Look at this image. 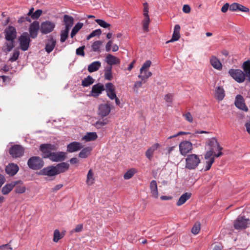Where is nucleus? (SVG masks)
I'll return each instance as SVG.
<instances>
[{"label": "nucleus", "instance_id": "1", "mask_svg": "<svg viewBox=\"0 0 250 250\" xmlns=\"http://www.w3.org/2000/svg\"><path fill=\"white\" fill-rule=\"evenodd\" d=\"M58 147L52 144H42L39 149L43 159H48L53 162H62L67 158V153L63 151H56Z\"/></svg>", "mask_w": 250, "mask_h": 250}, {"label": "nucleus", "instance_id": "2", "mask_svg": "<svg viewBox=\"0 0 250 250\" xmlns=\"http://www.w3.org/2000/svg\"><path fill=\"white\" fill-rule=\"evenodd\" d=\"M200 163L199 156L194 154H189L186 158L185 167L189 170L195 169Z\"/></svg>", "mask_w": 250, "mask_h": 250}, {"label": "nucleus", "instance_id": "3", "mask_svg": "<svg viewBox=\"0 0 250 250\" xmlns=\"http://www.w3.org/2000/svg\"><path fill=\"white\" fill-rule=\"evenodd\" d=\"M27 165L30 169L33 170H39L43 167L44 162L42 159L39 156H33L28 159Z\"/></svg>", "mask_w": 250, "mask_h": 250}, {"label": "nucleus", "instance_id": "4", "mask_svg": "<svg viewBox=\"0 0 250 250\" xmlns=\"http://www.w3.org/2000/svg\"><path fill=\"white\" fill-rule=\"evenodd\" d=\"M250 224V220L243 216H238L233 223L235 229L241 230L246 229Z\"/></svg>", "mask_w": 250, "mask_h": 250}, {"label": "nucleus", "instance_id": "5", "mask_svg": "<svg viewBox=\"0 0 250 250\" xmlns=\"http://www.w3.org/2000/svg\"><path fill=\"white\" fill-rule=\"evenodd\" d=\"M229 75L239 83H242L245 80L246 75L243 71L239 69H230L228 72Z\"/></svg>", "mask_w": 250, "mask_h": 250}, {"label": "nucleus", "instance_id": "6", "mask_svg": "<svg viewBox=\"0 0 250 250\" xmlns=\"http://www.w3.org/2000/svg\"><path fill=\"white\" fill-rule=\"evenodd\" d=\"M30 36L27 32H23L19 37V41L21 49L23 51H26L28 49L31 42Z\"/></svg>", "mask_w": 250, "mask_h": 250}, {"label": "nucleus", "instance_id": "7", "mask_svg": "<svg viewBox=\"0 0 250 250\" xmlns=\"http://www.w3.org/2000/svg\"><path fill=\"white\" fill-rule=\"evenodd\" d=\"M179 151L183 156H186L188 153L190 152L192 149V143L188 141H183L179 145Z\"/></svg>", "mask_w": 250, "mask_h": 250}, {"label": "nucleus", "instance_id": "8", "mask_svg": "<svg viewBox=\"0 0 250 250\" xmlns=\"http://www.w3.org/2000/svg\"><path fill=\"white\" fill-rule=\"evenodd\" d=\"M24 149L21 145H14L12 146L9 150V154L13 158H19L21 157L24 153Z\"/></svg>", "mask_w": 250, "mask_h": 250}, {"label": "nucleus", "instance_id": "9", "mask_svg": "<svg viewBox=\"0 0 250 250\" xmlns=\"http://www.w3.org/2000/svg\"><path fill=\"white\" fill-rule=\"evenodd\" d=\"M55 23L49 21L42 22L41 24L40 31L43 34H48L54 30Z\"/></svg>", "mask_w": 250, "mask_h": 250}, {"label": "nucleus", "instance_id": "10", "mask_svg": "<svg viewBox=\"0 0 250 250\" xmlns=\"http://www.w3.org/2000/svg\"><path fill=\"white\" fill-rule=\"evenodd\" d=\"M5 34V39L8 42H14L17 37V31L16 28L12 26H9L7 27L4 31Z\"/></svg>", "mask_w": 250, "mask_h": 250}, {"label": "nucleus", "instance_id": "11", "mask_svg": "<svg viewBox=\"0 0 250 250\" xmlns=\"http://www.w3.org/2000/svg\"><path fill=\"white\" fill-rule=\"evenodd\" d=\"M111 105L109 104H101L98 108V114L102 118H104L108 115L111 112Z\"/></svg>", "mask_w": 250, "mask_h": 250}, {"label": "nucleus", "instance_id": "12", "mask_svg": "<svg viewBox=\"0 0 250 250\" xmlns=\"http://www.w3.org/2000/svg\"><path fill=\"white\" fill-rule=\"evenodd\" d=\"M143 6L144 20L143 21V28L145 32H148V26L150 22V19L148 15V5L146 2H145L144 3Z\"/></svg>", "mask_w": 250, "mask_h": 250}, {"label": "nucleus", "instance_id": "13", "mask_svg": "<svg viewBox=\"0 0 250 250\" xmlns=\"http://www.w3.org/2000/svg\"><path fill=\"white\" fill-rule=\"evenodd\" d=\"M209 146H210V149L212 150L214 152L215 151H219V152L217 154H214V156L216 157H220L223 155V153L221 152V150L223 149V148L219 145L218 143L217 140L212 138L209 140Z\"/></svg>", "mask_w": 250, "mask_h": 250}, {"label": "nucleus", "instance_id": "14", "mask_svg": "<svg viewBox=\"0 0 250 250\" xmlns=\"http://www.w3.org/2000/svg\"><path fill=\"white\" fill-rule=\"evenodd\" d=\"M40 29L39 22L34 21L30 24L29 28V36L33 39L36 38L38 36V31Z\"/></svg>", "mask_w": 250, "mask_h": 250}, {"label": "nucleus", "instance_id": "15", "mask_svg": "<svg viewBox=\"0 0 250 250\" xmlns=\"http://www.w3.org/2000/svg\"><path fill=\"white\" fill-rule=\"evenodd\" d=\"M234 104L235 106L240 109L245 111L248 110V108L245 103L244 98L241 95H236Z\"/></svg>", "mask_w": 250, "mask_h": 250}, {"label": "nucleus", "instance_id": "16", "mask_svg": "<svg viewBox=\"0 0 250 250\" xmlns=\"http://www.w3.org/2000/svg\"><path fill=\"white\" fill-rule=\"evenodd\" d=\"M56 44V40L52 36H50L46 40L44 49L47 53L53 51Z\"/></svg>", "mask_w": 250, "mask_h": 250}, {"label": "nucleus", "instance_id": "17", "mask_svg": "<svg viewBox=\"0 0 250 250\" xmlns=\"http://www.w3.org/2000/svg\"><path fill=\"white\" fill-rule=\"evenodd\" d=\"M105 86L107 96L111 100H114L117 97L114 85L112 83H108L105 84Z\"/></svg>", "mask_w": 250, "mask_h": 250}, {"label": "nucleus", "instance_id": "18", "mask_svg": "<svg viewBox=\"0 0 250 250\" xmlns=\"http://www.w3.org/2000/svg\"><path fill=\"white\" fill-rule=\"evenodd\" d=\"M42 175L54 176L57 175L56 167L54 166H48L43 168L40 171Z\"/></svg>", "mask_w": 250, "mask_h": 250}, {"label": "nucleus", "instance_id": "19", "mask_svg": "<svg viewBox=\"0 0 250 250\" xmlns=\"http://www.w3.org/2000/svg\"><path fill=\"white\" fill-rule=\"evenodd\" d=\"M104 90V84L98 83L93 85L91 91V94L92 96L97 97Z\"/></svg>", "mask_w": 250, "mask_h": 250}, {"label": "nucleus", "instance_id": "20", "mask_svg": "<svg viewBox=\"0 0 250 250\" xmlns=\"http://www.w3.org/2000/svg\"><path fill=\"white\" fill-rule=\"evenodd\" d=\"M83 148L81 143L77 142H73L67 146V151L68 152H73L78 151Z\"/></svg>", "mask_w": 250, "mask_h": 250}, {"label": "nucleus", "instance_id": "21", "mask_svg": "<svg viewBox=\"0 0 250 250\" xmlns=\"http://www.w3.org/2000/svg\"><path fill=\"white\" fill-rule=\"evenodd\" d=\"M225 96V90L222 86H218L214 91V97L218 101H221Z\"/></svg>", "mask_w": 250, "mask_h": 250}, {"label": "nucleus", "instance_id": "22", "mask_svg": "<svg viewBox=\"0 0 250 250\" xmlns=\"http://www.w3.org/2000/svg\"><path fill=\"white\" fill-rule=\"evenodd\" d=\"M19 169V168L17 165L11 163L6 166L5 171L7 174L14 176L18 172Z\"/></svg>", "mask_w": 250, "mask_h": 250}, {"label": "nucleus", "instance_id": "23", "mask_svg": "<svg viewBox=\"0 0 250 250\" xmlns=\"http://www.w3.org/2000/svg\"><path fill=\"white\" fill-rule=\"evenodd\" d=\"M55 167H56V171L58 175L60 173H63L67 171L69 167V164L65 162H62L57 164Z\"/></svg>", "mask_w": 250, "mask_h": 250}, {"label": "nucleus", "instance_id": "24", "mask_svg": "<svg viewBox=\"0 0 250 250\" xmlns=\"http://www.w3.org/2000/svg\"><path fill=\"white\" fill-rule=\"evenodd\" d=\"M63 22L65 24V29L70 30L74 23V18L71 16L65 15L63 16Z\"/></svg>", "mask_w": 250, "mask_h": 250}, {"label": "nucleus", "instance_id": "25", "mask_svg": "<svg viewBox=\"0 0 250 250\" xmlns=\"http://www.w3.org/2000/svg\"><path fill=\"white\" fill-rule=\"evenodd\" d=\"M105 61L109 65H110V66L114 64H119L120 62V60L119 59L110 54H107V55L106 56Z\"/></svg>", "mask_w": 250, "mask_h": 250}, {"label": "nucleus", "instance_id": "26", "mask_svg": "<svg viewBox=\"0 0 250 250\" xmlns=\"http://www.w3.org/2000/svg\"><path fill=\"white\" fill-rule=\"evenodd\" d=\"M210 63L214 68L218 70H221L222 68L221 62L215 56H212L210 58Z\"/></svg>", "mask_w": 250, "mask_h": 250}, {"label": "nucleus", "instance_id": "27", "mask_svg": "<svg viewBox=\"0 0 250 250\" xmlns=\"http://www.w3.org/2000/svg\"><path fill=\"white\" fill-rule=\"evenodd\" d=\"M20 182H14L12 181L10 183L6 184L2 188L1 190L2 193L3 195H6L8 194L14 188V186Z\"/></svg>", "mask_w": 250, "mask_h": 250}, {"label": "nucleus", "instance_id": "28", "mask_svg": "<svg viewBox=\"0 0 250 250\" xmlns=\"http://www.w3.org/2000/svg\"><path fill=\"white\" fill-rule=\"evenodd\" d=\"M160 146L158 143H156L149 147L146 152V156L149 160H151L153 157L154 152Z\"/></svg>", "mask_w": 250, "mask_h": 250}, {"label": "nucleus", "instance_id": "29", "mask_svg": "<svg viewBox=\"0 0 250 250\" xmlns=\"http://www.w3.org/2000/svg\"><path fill=\"white\" fill-rule=\"evenodd\" d=\"M150 189L152 196L154 198H157L158 197V191L156 181H151L150 183Z\"/></svg>", "mask_w": 250, "mask_h": 250}, {"label": "nucleus", "instance_id": "30", "mask_svg": "<svg viewBox=\"0 0 250 250\" xmlns=\"http://www.w3.org/2000/svg\"><path fill=\"white\" fill-rule=\"evenodd\" d=\"M16 182H20L16 184L15 187V192L16 193L22 194L25 192L26 187L23 185V182L21 180L16 181Z\"/></svg>", "mask_w": 250, "mask_h": 250}, {"label": "nucleus", "instance_id": "31", "mask_svg": "<svg viewBox=\"0 0 250 250\" xmlns=\"http://www.w3.org/2000/svg\"><path fill=\"white\" fill-rule=\"evenodd\" d=\"M191 196L190 193L186 192L182 194L179 198L176 203L177 206H180L184 204L188 200Z\"/></svg>", "mask_w": 250, "mask_h": 250}, {"label": "nucleus", "instance_id": "32", "mask_svg": "<svg viewBox=\"0 0 250 250\" xmlns=\"http://www.w3.org/2000/svg\"><path fill=\"white\" fill-rule=\"evenodd\" d=\"M101 66V63L99 61H95L90 63L88 66V71L92 73L97 71Z\"/></svg>", "mask_w": 250, "mask_h": 250}, {"label": "nucleus", "instance_id": "33", "mask_svg": "<svg viewBox=\"0 0 250 250\" xmlns=\"http://www.w3.org/2000/svg\"><path fill=\"white\" fill-rule=\"evenodd\" d=\"M98 138L96 132H87L83 137L82 140L85 142H90L95 140Z\"/></svg>", "mask_w": 250, "mask_h": 250}, {"label": "nucleus", "instance_id": "34", "mask_svg": "<svg viewBox=\"0 0 250 250\" xmlns=\"http://www.w3.org/2000/svg\"><path fill=\"white\" fill-rule=\"evenodd\" d=\"M242 67L246 77L248 78L249 81L250 82V60L245 62Z\"/></svg>", "mask_w": 250, "mask_h": 250}, {"label": "nucleus", "instance_id": "35", "mask_svg": "<svg viewBox=\"0 0 250 250\" xmlns=\"http://www.w3.org/2000/svg\"><path fill=\"white\" fill-rule=\"evenodd\" d=\"M112 68V67L111 66H108L105 67L104 70V77L105 80L111 81L113 79Z\"/></svg>", "mask_w": 250, "mask_h": 250}, {"label": "nucleus", "instance_id": "36", "mask_svg": "<svg viewBox=\"0 0 250 250\" xmlns=\"http://www.w3.org/2000/svg\"><path fill=\"white\" fill-rule=\"evenodd\" d=\"M92 150L91 147L88 146L83 148L79 154V157L81 158H87Z\"/></svg>", "mask_w": 250, "mask_h": 250}, {"label": "nucleus", "instance_id": "37", "mask_svg": "<svg viewBox=\"0 0 250 250\" xmlns=\"http://www.w3.org/2000/svg\"><path fill=\"white\" fill-rule=\"evenodd\" d=\"M94 172L91 169H90L87 174L86 183L88 185H92L94 184Z\"/></svg>", "mask_w": 250, "mask_h": 250}, {"label": "nucleus", "instance_id": "38", "mask_svg": "<svg viewBox=\"0 0 250 250\" xmlns=\"http://www.w3.org/2000/svg\"><path fill=\"white\" fill-rule=\"evenodd\" d=\"M151 75L152 73L150 71H148V69H146L144 70L143 73H140V74L138 76V77L141 79L142 81H144L145 83L146 80L149 78Z\"/></svg>", "mask_w": 250, "mask_h": 250}, {"label": "nucleus", "instance_id": "39", "mask_svg": "<svg viewBox=\"0 0 250 250\" xmlns=\"http://www.w3.org/2000/svg\"><path fill=\"white\" fill-rule=\"evenodd\" d=\"M94 82V80L89 75L82 81V85L84 87H87L93 84Z\"/></svg>", "mask_w": 250, "mask_h": 250}, {"label": "nucleus", "instance_id": "40", "mask_svg": "<svg viewBox=\"0 0 250 250\" xmlns=\"http://www.w3.org/2000/svg\"><path fill=\"white\" fill-rule=\"evenodd\" d=\"M83 23L82 22H78L73 28L71 33V37L73 38L76 34L79 32V31L83 27Z\"/></svg>", "mask_w": 250, "mask_h": 250}, {"label": "nucleus", "instance_id": "41", "mask_svg": "<svg viewBox=\"0 0 250 250\" xmlns=\"http://www.w3.org/2000/svg\"><path fill=\"white\" fill-rule=\"evenodd\" d=\"M103 44L101 41H96L94 42L91 45L92 50L94 52H100V47Z\"/></svg>", "mask_w": 250, "mask_h": 250}, {"label": "nucleus", "instance_id": "42", "mask_svg": "<svg viewBox=\"0 0 250 250\" xmlns=\"http://www.w3.org/2000/svg\"><path fill=\"white\" fill-rule=\"evenodd\" d=\"M108 122V120L107 119L99 120L95 123V126L97 128H100L107 125Z\"/></svg>", "mask_w": 250, "mask_h": 250}, {"label": "nucleus", "instance_id": "43", "mask_svg": "<svg viewBox=\"0 0 250 250\" xmlns=\"http://www.w3.org/2000/svg\"><path fill=\"white\" fill-rule=\"evenodd\" d=\"M14 42H10L9 43L5 42L4 44L3 51L4 52L7 53L11 51L12 49L14 47Z\"/></svg>", "mask_w": 250, "mask_h": 250}, {"label": "nucleus", "instance_id": "44", "mask_svg": "<svg viewBox=\"0 0 250 250\" xmlns=\"http://www.w3.org/2000/svg\"><path fill=\"white\" fill-rule=\"evenodd\" d=\"M69 30L65 29L62 30L61 32V39L60 41L62 42H64L68 37Z\"/></svg>", "mask_w": 250, "mask_h": 250}, {"label": "nucleus", "instance_id": "45", "mask_svg": "<svg viewBox=\"0 0 250 250\" xmlns=\"http://www.w3.org/2000/svg\"><path fill=\"white\" fill-rule=\"evenodd\" d=\"M102 34V31L100 29H98L92 31L86 38L87 40H90L91 38L95 36H99Z\"/></svg>", "mask_w": 250, "mask_h": 250}, {"label": "nucleus", "instance_id": "46", "mask_svg": "<svg viewBox=\"0 0 250 250\" xmlns=\"http://www.w3.org/2000/svg\"><path fill=\"white\" fill-rule=\"evenodd\" d=\"M201 229V225L199 222H196L195 223L194 226H193L191 232L193 234L196 235L200 231Z\"/></svg>", "mask_w": 250, "mask_h": 250}, {"label": "nucleus", "instance_id": "47", "mask_svg": "<svg viewBox=\"0 0 250 250\" xmlns=\"http://www.w3.org/2000/svg\"><path fill=\"white\" fill-rule=\"evenodd\" d=\"M135 173V169H130L125 173L124 178L125 180L129 179L134 175Z\"/></svg>", "mask_w": 250, "mask_h": 250}, {"label": "nucleus", "instance_id": "48", "mask_svg": "<svg viewBox=\"0 0 250 250\" xmlns=\"http://www.w3.org/2000/svg\"><path fill=\"white\" fill-rule=\"evenodd\" d=\"M96 22L101 27L104 28H108L110 27V24L105 22L104 21L101 19H97Z\"/></svg>", "mask_w": 250, "mask_h": 250}, {"label": "nucleus", "instance_id": "49", "mask_svg": "<svg viewBox=\"0 0 250 250\" xmlns=\"http://www.w3.org/2000/svg\"><path fill=\"white\" fill-rule=\"evenodd\" d=\"M20 55V51L18 50H15L11 58H9L8 61L14 62L19 58Z\"/></svg>", "mask_w": 250, "mask_h": 250}, {"label": "nucleus", "instance_id": "50", "mask_svg": "<svg viewBox=\"0 0 250 250\" xmlns=\"http://www.w3.org/2000/svg\"><path fill=\"white\" fill-rule=\"evenodd\" d=\"M151 64V62L149 60L146 61L142 65L141 68H140V71L141 73H143L144 70L146 69H148V68L150 66Z\"/></svg>", "mask_w": 250, "mask_h": 250}, {"label": "nucleus", "instance_id": "51", "mask_svg": "<svg viewBox=\"0 0 250 250\" xmlns=\"http://www.w3.org/2000/svg\"><path fill=\"white\" fill-rule=\"evenodd\" d=\"M180 37V33L173 32L172 38L166 42V43L178 41Z\"/></svg>", "mask_w": 250, "mask_h": 250}, {"label": "nucleus", "instance_id": "52", "mask_svg": "<svg viewBox=\"0 0 250 250\" xmlns=\"http://www.w3.org/2000/svg\"><path fill=\"white\" fill-rule=\"evenodd\" d=\"M62 237L61 236L60 232L58 229H55L54 231L53 241L57 242Z\"/></svg>", "mask_w": 250, "mask_h": 250}, {"label": "nucleus", "instance_id": "53", "mask_svg": "<svg viewBox=\"0 0 250 250\" xmlns=\"http://www.w3.org/2000/svg\"><path fill=\"white\" fill-rule=\"evenodd\" d=\"M84 48H85L84 45L80 46V47L78 48L76 51V54L78 56L84 57V55H85L84 52Z\"/></svg>", "mask_w": 250, "mask_h": 250}, {"label": "nucleus", "instance_id": "54", "mask_svg": "<svg viewBox=\"0 0 250 250\" xmlns=\"http://www.w3.org/2000/svg\"><path fill=\"white\" fill-rule=\"evenodd\" d=\"M214 162V158H211L210 160H206V165L205 167V171H208L210 168L212 164Z\"/></svg>", "mask_w": 250, "mask_h": 250}, {"label": "nucleus", "instance_id": "55", "mask_svg": "<svg viewBox=\"0 0 250 250\" xmlns=\"http://www.w3.org/2000/svg\"><path fill=\"white\" fill-rule=\"evenodd\" d=\"M214 151L210 149V150L207 151L205 155V158L206 160H210L211 158H214V156H213V153Z\"/></svg>", "mask_w": 250, "mask_h": 250}, {"label": "nucleus", "instance_id": "56", "mask_svg": "<svg viewBox=\"0 0 250 250\" xmlns=\"http://www.w3.org/2000/svg\"><path fill=\"white\" fill-rule=\"evenodd\" d=\"M42 10L41 9L37 10L32 15V18L33 20H37L39 19V18L40 17L41 14H42Z\"/></svg>", "mask_w": 250, "mask_h": 250}, {"label": "nucleus", "instance_id": "57", "mask_svg": "<svg viewBox=\"0 0 250 250\" xmlns=\"http://www.w3.org/2000/svg\"><path fill=\"white\" fill-rule=\"evenodd\" d=\"M238 11H240L244 12H249L250 9L248 7H246L240 3L238 4Z\"/></svg>", "mask_w": 250, "mask_h": 250}, {"label": "nucleus", "instance_id": "58", "mask_svg": "<svg viewBox=\"0 0 250 250\" xmlns=\"http://www.w3.org/2000/svg\"><path fill=\"white\" fill-rule=\"evenodd\" d=\"M186 120L189 123H192L193 121V118L190 112H187V113L183 115Z\"/></svg>", "mask_w": 250, "mask_h": 250}, {"label": "nucleus", "instance_id": "59", "mask_svg": "<svg viewBox=\"0 0 250 250\" xmlns=\"http://www.w3.org/2000/svg\"><path fill=\"white\" fill-rule=\"evenodd\" d=\"M238 3L234 2L229 5V10L231 11H238Z\"/></svg>", "mask_w": 250, "mask_h": 250}, {"label": "nucleus", "instance_id": "60", "mask_svg": "<svg viewBox=\"0 0 250 250\" xmlns=\"http://www.w3.org/2000/svg\"><path fill=\"white\" fill-rule=\"evenodd\" d=\"M83 229V225L82 224H79L77 225L76 228L73 230H72V232H81Z\"/></svg>", "mask_w": 250, "mask_h": 250}, {"label": "nucleus", "instance_id": "61", "mask_svg": "<svg viewBox=\"0 0 250 250\" xmlns=\"http://www.w3.org/2000/svg\"><path fill=\"white\" fill-rule=\"evenodd\" d=\"M165 100L167 103H171L172 101V95L171 94H167L165 97Z\"/></svg>", "mask_w": 250, "mask_h": 250}, {"label": "nucleus", "instance_id": "62", "mask_svg": "<svg viewBox=\"0 0 250 250\" xmlns=\"http://www.w3.org/2000/svg\"><path fill=\"white\" fill-rule=\"evenodd\" d=\"M112 43H113V41L112 40H110L106 43V44L105 45V50L107 52H109L110 51Z\"/></svg>", "mask_w": 250, "mask_h": 250}, {"label": "nucleus", "instance_id": "63", "mask_svg": "<svg viewBox=\"0 0 250 250\" xmlns=\"http://www.w3.org/2000/svg\"><path fill=\"white\" fill-rule=\"evenodd\" d=\"M190 7L188 5L185 4L183 7V11L185 13H189L190 12Z\"/></svg>", "mask_w": 250, "mask_h": 250}, {"label": "nucleus", "instance_id": "64", "mask_svg": "<svg viewBox=\"0 0 250 250\" xmlns=\"http://www.w3.org/2000/svg\"><path fill=\"white\" fill-rule=\"evenodd\" d=\"M229 9V4L226 3L222 7L221 11L223 13H226Z\"/></svg>", "mask_w": 250, "mask_h": 250}]
</instances>
